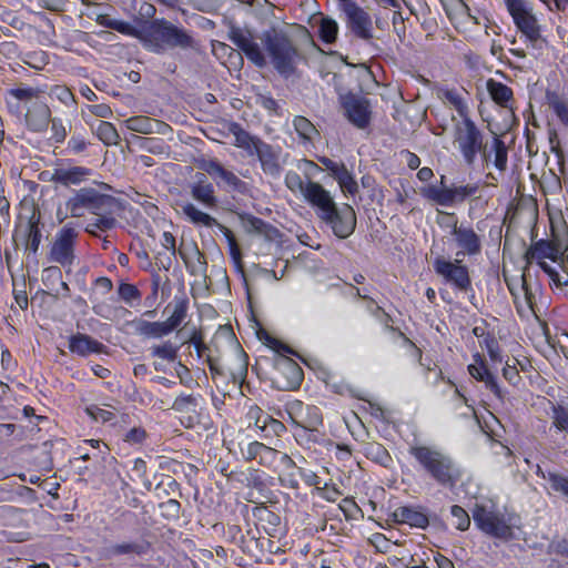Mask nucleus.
Here are the masks:
<instances>
[{
  "mask_svg": "<svg viewBox=\"0 0 568 568\" xmlns=\"http://www.w3.org/2000/svg\"><path fill=\"white\" fill-rule=\"evenodd\" d=\"M409 454L422 469L439 486L453 489L462 478V470L454 458L435 446L414 445Z\"/></svg>",
  "mask_w": 568,
  "mask_h": 568,
  "instance_id": "nucleus-1",
  "label": "nucleus"
},
{
  "mask_svg": "<svg viewBox=\"0 0 568 568\" xmlns=\"http://www.w3.org/2000/svg\"><path fill=\"white\" fill-rule=\"evenodd\" d=\"M144 45L151 52L163 54L168 50L199 51L200 44L183 28L165 19H154L144 31Z\"/></svg>",
  "mask_w": 568,
  "mask_h": 568,
  "instance_id": "nucleus-2",
  "label": "nucleus"
},
{
  "mask_svg": "<svg viewBox=\"0 0 568 568\" xmlns=\"http://www.w3.org/2000/svg\"><path fill=\"white\" fill-rule=\"evenodd\" d=\"M262 41L275 71L285 79L294 75L303 53L284 31H266Z\"/></svg>",
  "mask_w": 568,
  "mask_h": 568,
  "instance_id": "nucleus-3",
  "label": "nucleus"
},
{
  "mask_svg": "<svg viewBox=\"0 0 568 568\" xmlns=\"http://www.w3.org/2000/svg\"><path fill=\"white\" fill-rule=\"evenodd\" d=\"M266 345L272 348L277 357L274 362V367L277 376L274 379L278 389L294 390L297 389L304 378V373L301 366L292 359L288 355H296L291 346L282 343L273 336L266 334Z\"/></svg>",
  "mask_w": 568,
  "mask_h": 568,
  "instance_id": "nucleus-4",
  "label": "nucleus"
},
{
  "mask_svg": "<svg viewBox=\"0 0 568 568\" xmlns=\"http://www.w3.org/2000/svg\"><path fill=\"white\" fill-rule=\"evenodd\" d=\"M116 203V199L112 195L101 193L93 187H82L67 201L65 205L71 216L81 217L85 210L92 214H112Z\"/></svg>",
  "mask_w": 568,
  "mask_h": 568,
  "instance_id": "nucleus-5",
  "label": "nucleus"
},
{
  "mask_svg": "<svg viewBox=\"0 0 568 568\" xmlns=\"http://www.w3.org/2000/svg\"><path fill=\"white\" fill-rule=\"evenodd\" d=\"M454 136L464 161L468 165L475 163L477 153L483 155L484 161L488 162L490 160L491 154L488 152L487 145L483 142L480 130L468 116H465L463 121L455 124Z\"/></svg>",
  "mask_w": 568,
  "mask_h": 568,
  "instance_id": "nucleus-6",
  "label": "nucleus"
},
{
  "mask_svg": "<svg viewBox=\"0 0 568 568\" xmlns=\"http://www.w3.org/2000/svg\"><path fill=\"white\" fill-rule=\"evenodd\" d=\"M518 30L527 38L532 48L540 49L544 40L540 27L527 0H504Z\"/></svg>",
  "mask_w": 568,
  "mask_h": 568,
  "instance_id": "nucleus-7",
  "label": "nucleus"
},
{
  "mask_svg": "<svg viewBox=\"0 0 568 568\" xmlns=\"http://www.w3.org/2000/svg\"><path fill=\"white\" fill-rule=\"evenodd\" d=\"M338 11L344 16L346 28L358 39L372 42L373 19L355 0H336Z\"/></svg>",
  "mask_w": 568,
  "mask_h": 568,
  "instance_id": "nucleus-8",
  "label": "nucleus"
},
{
  "mask_svg": "<svg viewBox=\"0 0 568 568\" xmlns=\"http://www.w3.org/2000/svg\"><path fill=\"white\" fill-rule=\"evenodd\" d=\"M338 102L344 116L355 128L366 129L372 121V105L367 98L359 93H341Z\"/></svg>",
  "mask_w": 568,
  "mask_h": 568,
  "instance_id": "nucleus-9",
  "label": "nucleus"
},
{
  "mask_svg": "<svg viewBox=\"0 0 568 568\" xmlns=\"http://www.w3.org/2000/svg\"><path fill=\"white\" fill-rule=\"evenodd\" d=\"M463 258L456 257L455 261L438 256L433 262L434 271L446 282L454 284L458 290L467 292L471 288V280L468 267L462 264Z\"/></svg>",
  "mask_w": 568,
  "mask_h": 568,
  "instance_id": "nucleus-10",
  "label": "nucleus"
},
{
  "mask_svg": "<svg viewBox=\"0 0 568 568\" xmlns=\"http://www.w3.org/2000/svg\"><path fill=\"white\" fill-rule=\"evenodd\" d=\"M473 519L479 529L496 538L508 539L513 534L510 526L501 514L483 505L475 506Z\"/></svg>",
  "mask_w": 568,
  "mask_h": 568,
  "instance_id": "nucleus-11",
  "label": "nucleus"
},
{
  "mask_svg": "<svg viewBox=\"0 0 568 568\" xmlns=\"http://www.w3.org/2000/svg\"><path fill=\"white\" fill-rule=\"evenodd\" d=\"M79 236V232L71 224H65L59 230L55 240L50 250V260L70 266L74 261V245Z\"/></svg>",
  "mask_w": 568,
  "mask_h": 568,
  "instance_id": "nucleus-12",
  "label": "nucleus"
},
{
  "mask_svg": "<svg viewBox=\"0 0 568 568\" xmlns=\"http://www.w3.org/2000/svg\"><path fill=\"white\" fill-rule=\"evenodd\" d=\"M478 191L477 184L452 185L450 187H438V185H428L423 194L428 200L436 202L442 206H452L455 203L464 202L467 197Z\"/></svg>",
  "mask_w": 568,
  "mask_h": 568,
  "instance_id": "nucleus-13",
  "label": "nucleus"
},
{
  "mask_svg": "<svg viewBox=\"0 0 568 568\" xmlns=\"http://www.w3.org/2000/svg\"><path fill=\"white\" fill-rule=\"evenodd\" d=\"M216 183L226 192H237L242 195L248 193V184L236 176L232 171L226 170L217 160L204 161L201 165Z\"/></svg>",
  "mask_w": 568,
  "mask_h": 568,
  "instance_id": "nucleus-14",
  "label": "nucleus"
},
{
  "mask_svg": "<svg viewBox=\"0 0 568 568\" xmlns=\"http://www.w3.org/2000/svg\"><path fill=\"white\" fill-rule=\"evenodd\" d=\"M181 212L194 225L212 227L216 226L223 235L226 237L229 246H235L237 244L236 239L233 232L221 224L215 217L212 215L201 211L194 203L192 202H181L180 204Z\"/></svg>",
  "mask_w": 568,
  "mask_h": 568,
  "instance_id": "nucleus-15",
  "label": "nucleus"
},
{
  "mask_svg": "<svg viewBox=\"0 0 568 568\" xmlns=\"http://www.w3.org/2000/svg\"><path fill=\"white\" fill-rule=\"evenodd\" d=\"M323 221L331 225L334 234L339 239L348 237L356 227V214L348 204H344L342 207L336 205L333 213L325 216Z\"/></svg>",
  "mask_w": 568,
  "mask_h": 568,
  "instance_id": "nucleus-16",
  "label": "nucleus"
},
{
  "mask_svg": "<svg viewBox=\"0 0 568 568\" xmlns=\"http://www.w3.org/2000/svg\"><path fill=\"white\" fill-rule=\"evenodd\" d=\"M303 196L312 206L318 210V216L322 220L325 216H329L336 206L331 193L317 182L308 181Z\"/></svg>",
  "mask_w": 568,
  "mask_h": 568,
  "instance_id": "nucleus-17",
  "label": "nucleus"
},
{
  "mask_svg": "<svg viewBox=\"0 0 568 568\" xmlns=\"http://www.w3.org/2000/svg\"><path fill=\"white\" fill-rule=\"evenodd\" d=\"M452 234L457 246L460 248L456 257L462 258L466 254L469 256L478 255L481 252V241L479 235L471 229L454 223Z\"/></svg>",
  "mask_w": 568,
  "mask_h": 568,
  "instance_id": "nucleus-18",
  "label": "nucleus"
},
{
  "mask_svg": "<svg viewBox=\"0 0 568 568\" xmlns=\"http://www.w3.org/2000/svg\"><path fill=\"white\" fill-rule=\"evenodd\" d=\"M525 260L527 264H531L532 261H544L545 258H549L552 262L564 267V253L560 250V246L548 240H539L534 242L530 247L525 253Z\"/></svg>",
  "mask_w": 568,
  "mask_h": 568,
  "instance_id": "nucleus-19",
  "label": "nucleus"
},
{
  "mask_svg": "<svg viewBox=\"0 0 568 568\" xmlns=\"http://www.w3.org/2000/svg\"><path fill=\"white\" fill-rule=\"evenodd\" d=\"M189 187L192 199L204 207L215 210L219 206L215 187L204 173H197L195 175V181L191 183Z\"/></svg>",
  "mask_w": 568,
  "mask_h": 568,
  "instance_id": "nucleus-20",
  "label": "nucleus"
},
{
  "mask_svg": "<svg viewBox=\"0 0 568 568\" xmlns=\"http://www.w3.org/2000/svg\"><path fill=\"white\" fill-rule=\"evenodd\" d=\"M128 130L138 132L141 134H162L165 135L172 131V128L156 119L149 118L146 115H135L124 121Z\"/></svg>",
  "mask_w": 568,
  "mask_h": 568,
  "instance_id": "nucleus-21",
  "label": "nucleus"
},
{
  "mask_svg": "<svg viewBox=\"0 0 568 568\" xmlns=\"http://www.w3.org/2000/svg\"><path fill=\"white\" fill-rule=\"evenodd\" d=\"M92 170L85 166H58L51 173L50 181L65 187L79 185L91 176Z\"/></svg>",
  "mask_w": 568,
  "mask_h": 568,
  "instance_id": "nucleus-22",
  "label": "nucleus"
},
{
  "mask_svg": "<svg viewBox=\"0 0 568 568\" xmlns=\"http://www.w3.org/2000/svg\"><path fill=\"white\" fill-rule=\"evenodd\" d=\"M475 363L468 366V372L471 377L483 382L487 389H489L498 399L505 398V393L497 383V377L488 369L485 361L480 355L474 356Z\"/></svg>",
  "mask_w": 568,
  "mask_h": 568,
  "instance_id": "nucleus-23",
  "label": "nucleus"
},
{
  "mask_svg": "<svg viewBox=\"0 0 568 568\" xmlns=\"http://www.w3.org/2000/svg\"><path fill=\"white\" fill-rule=\"evenodd\" d=\"M151 544L145 539L122 541L105 548V557L113 558L118 556L143 557L149 554Z\"/></svg>",
  "mask_w": 568,
  "mask_h": 568,
  "instance_id": "nucleus-24",
  "label": "nucleus"
},
{
  "mask_svg": "<svg viewBox=\"0 0 568 568\" xmlns=\"http://www.w3.org/2000/svg\"><path fill=\"white\" fill-rule=\"evenodd\" d=\"M51 120V111L47 103L36 100L28 108L26 113V123L33 132H43L47 130Z\"/></svg>",
  "mask_w": 568,
  "mask_h": 568,
  "instance_id": "nucleus-25",
  "label": "nucleus"
},
{
  "mask_svg": "<svg viewBox=\"0 0 568 568\" xmlns=\"http://www.w3.org/2000/svg\"><path fill=\"white\" fill-rule=\"evenodd\" d=\"M40 216L32 214L26 224L19 225L16 230V236H21L24 242L26 250L36 254L41 243Z\"/></svg>",
  "mask_w": 568,
  "mask_h": 568,
  "instance_id": "nucleus-26",
  "label": "nucleus"
},
{
  "mask_svg": "<svg viewBox=\"0 0 568 568\" xmlns=\"http://www.w3.org/2000/svg\"><path fill=\"white\" fill-rule=\"evenodd\" d=\"M246 462L257 460L262 466H271L278 455V452L257 440L251 442L245 449H241Z\"/></svg>",
  "mask_w": 568,
  "mask_h": 568,
  "instance_id": "nucleus-27",
  "label": "nucleus"
},
{
  "mask_svg": "<svg viewBox=\"0 0 568 568\" xmlns=\"http://www.w3.org/2000/svg\"><path fill=\"white\" fill-rule=\"evenodd\" d=\"M179 255L192 275H203L206 272V261L195 242L179 248Z\"/></svg>",
  "mask_w": 568,
  "mask_h": 568,
  "instance_id": "nucleus-28",
  "label": "nucleus"
},
{
  "mask_svg": "<svg viewBox=\"0 0 568 568\" xmlns=\"http://www.w3.org/2000/svg\"><path fill=\"white\" fill-rule=\"evenodd\" d=\"M69 349L73 354L85 357L93 353H104L105 346L89 335L78 333L69 338Z\"/></svg>",
  "mask_w": 568,
  "mask_h": 568,
  "instance_id": "nucleus-29",
  "label": "nucleus"
},
{
  "mask_svg": "<svg viewBox=\"0 0 568 568\" xmlns=\"http://www.w3.org/2000/svg\"><path fill=\"white\" fill-rule=\"evenodd\" d=\"M253 154L257 155L265 174L273 178H278L281 175L282 166L278 162V155L270 144L263 141L257 142V146Z\"/></svg>",
  "mask_w": 568,
  "mask_h": 568,
  "instance_id": "nucleus-30",
  "label": "nucleus"
},
{
  "mask_svg": "<svg viewBox=\"0 0 568 568\" xmlns=\"http://www.w3.org/2000/svg\"><path fill=\"white\" fill-rule=\"evenodd\" d=\"M43 284L52 291L49 293L53 297L58 298L60 295L69 296L70 287L62 281V273L58 266H50L43 271L42 276Z\"/></svg>",
  "mask_w": 568,
  "mask_h": 568,
  "instance_id": "nucleus-31",
  "label": "nucleus"
},
{
  "mask_svg": "<svg viewBox=\"0 0 568 568\" xmlns=\"http://www.w3.org/2000/svg\"><path fill=\"white\" fill-rule=\"evenodd\" d=\"M393 520L397 524H407L416 528H426L428 526V517L410 507H398L392 514Z\"/></svg>",
  "mask_w": 568,
  "mask_h": 568,
  "instance_id": "nucleus-32",
  "label": "nucleus"
},
{
  "mask_svg": "<svg viewBox=\"0 0 568 568\" xmlns=\"http://www.w3.org/2000/svg\"><path fill=\"white\" fill-rule=\"evenodd\" d=\"M486 88L495 103L503 108H511L514 93L509 87L494 79H488L486 82Z\"/></svg>",
  "mask_w": 568,
  "mask_h": 568,
  "instance_id": "nucleus-33",
  "label": "nucleus"
},
{
  "mask_svg": "<svg viewBox=\"0 0 568 568\" xmlns=\"http://www.w3.org/2000/svg\"><path fill=\"white\" fill-rule=\"evenodd\" d=\"M134 327L139 335L151 338H161L171 333L170 327H168L165 322H149L139 320L134 322Z\"/></svg>",
  "mask_w": 568,
  "mask_h": 568,
  "instance_id": "nucleus-34",
  "label": "nucleus"
},
{
  "mask_svg": "<svg viewBox=\"0 0 568 568\" xmlns=\"http://www.w3.org/2000/svg\"><path fill=\"white\" fill-rule=\"evenodd\" d=\"M230 130L235 136L236 145L247 150L250 154L254 153L257 142H262V140L252 136L236 123H233Z\"/></svg>",
  "mask_w": 568,
  "mask_h": 568,
  "instance_id": "nucleus-35",
  "label": "nucleus"
},
{
  "mask_svg": "<svg viewBox=\"0 0 568 568\" xmlns=\"http://www.w3.org/2000/svg\"><path fill=\"white\" fill-rule=\"evenodd\" d=\"M149 351L152 357L173 363L178 359L179 346L166 341L162 344L152 345Z\"/></svg>",
  "mask_w": 568,
  "mask_h": 568,
  "instance_id": "nucleus-36",
  "label": "nucleus"
},
{
  "mask_svg": "<svg viewBox=\"0 0 568 568\" xmlns=\"http://www.w3.org/2000/svg\"><path fill=\"white\" fill-rule=\"evenodd\" d=\"M229 40L245 54L255 41L251 31H244L239 27H232L229 31Z\"/></svg>",
  "mask_w": 568,
  "mask_h": 568,
  "instance_id": "nucleus-37",
  "label": "nucleus"
},
{
  "mask_svg": "<svg viewBox=\"0 0 568 568\" xmlns=\"http://www.w3.org/2000/svg\"><path fill=\"white\" fill-rule=\"evenodd\" d=\"M95 134L105 145H116L120 135L114 125L106 121H100L95 129Z\"/></svg>",
  "mask_w": 568,
  "mask_h": 568,
  "instance_id": "nucleus-38",
  "label": "nucleus"
},
{
  "mask_svg": "<svg viewBox=\"0 0 568 568\" xmlns=\"http://www.w3.org/2000/svg\"><path fill=\"white\" fill-rule=\"evenodd\" d=\"M321 39L326 43H334L337 39L338 24L331 17H322L318 26Z\"/></svg>",
  "mask_w": 568,
  "mask_h": 568,
  "instance_id": "nucleus-39",
  "label": "nucleus"
},
{
  "mask_svg": "<svg viewBox=\"0 0 568 568\" xmlns=\"http://www.w3.org/2000/svg\"><path fill=\"white\" fill-rule=\"evenodd\" d=\"M491 151H494V165L500 172L506 171L508 151L505 142L498 136L493 139Z\"/></svg>",
  "mask_w": 568,
  "mask_h": 568,
  "instance_id": "nucleus-40",
  "label": "nucleus"
},
{
  "mask_svg": "<svg viewBox=\"0 0 568 568\" xmlns=\"http://www.w3.org/2000/svg\"><path fill=\"white\" fill-rule=\"evenodd\" d=\"M199 406V398L192 394H180L171 405L178 413H195Z\"/></svg>",
  "mask_w": 568,
  "mask_h": 568,
  "instance_id": "nucleus-41",
  "label": "nucleus"
},
{
  "mask_svg": "<svg viewBox=\"0 0 568 568\" xmlns=\"http://www.w3.org/2000/svg\"><path fill=\"white\" fill-rule=\"evenodd\" d=\"M537 474L548 480L555 491L561 493L568 497V477L554 471L545 473L540 467H538Z\"/></svg>",
  "mask_w": 568,
  "mask_h": 568,
  "instance_id": "nucleus-42",
  "label": "nucleus"
},
{
  "mask_svg": "<svg viewBox=\"0 0 568 568\" xmlns=\"http://www.w3.org/2000/svg\"><path fill=\"white\" fill-rule=\"evenodd\" d=\"M98 219L89 223L85 231L94 236H98L97 230L102 232L109 231L115 226L116 220L111 216L112 214H95Z\"/></svg>",
  "mask_w": 568,
  "mask_h": 568,
  "instance_id": "nucleus-43",
  "label": "nucleus"
},
{
  "mask_svg": "<svg viewBox=\"0 0 568 568\" xmlns=\"http://www.w3.org/2000/svg\"><path fill=\"white\" fill-rule=\"evenodd\" d=\"M293 125L297 134L304 140L311 141L317 134L315 125L305 116L296 115Z\"/></svg>",
  "mask_w": 568,
  "mask_h": 568,
  "instance_id": "nucleus-44",
  "label": "nucleus"
},
{
  "mask_svg": "<svg viewBox=\"0 0 568 568\" xmlns=\"http://www.w3.org/2000/svg\"><path fill=\"white\" fill-rule=\"evenodd\" d=\"M98 24L115 30L123 34H130L133 30L132 26L129 22L111 19L108 14H99L97 17Z\"/></svg>",
  "mask_w": 568,
  "mask_h": 568,
  "instance_id": "nucleus-45",
  "label": "nucleus"
},
{
  "mask_svg": "<svg viewBox=\"0 0 568 568\" xmlns=\"http://www.w3.org/2000/svg\"><path fill=\"white\" fill-rule=\"evenodd\" d=\"M187 313V302L179 301L174 304V310L170 317L164 321L170 327V332L172 333L176 327L181 325V323L185 320Z\"/></svg>",
  "mask_w": 568,
  "mask_h": 568,
  "instance_id": "nucleus-46",
  "label": "nucleus"
},
{
  "mask_svg": "<svg viewBox=\"0 0 568 568\" xmlns=\"http://www.w3.org/2000/svg\"><path fill=\"white\" fill-rule=\"evenodd\" d=\"M344 193L355 194L358 185L352 173L343 166V169L334 176Z\"/></svg>",
  "mask_w": 568,
  "mask_h": 568,
  "instance_id": "nucleus-47",
  "label": "nucleus"
},
{
  "mask_svg": "<svg viewBox=\"0 0 568 568\" xmlns=\"http://www.w3.org/2000/svg\"><path fill=\"white\" fill-rule=\"evenodd\" d=\"M118 294L128 305L132 306L134 301L141 298V292L139 288L130 283H121L118 288Z\"/></svg>",
  "mask_w": 568,
  "mask_h": 568,
  "instance_id": "nucleus-48",
  "label": "nucleus"
},
{
  "mask_svg": "<svg viewBox=\"0 0 568 568\" xmlns=\"http://www.w3.org/2000/svg\"><path fill=\"white\" fill-rule=\"evenodd\" d=\"M450 514H452L453 518L455 519L454 525L458 530L465 531L469 528L470 518H469V515L467 514V511L463 507H460L458 505L452 506Z\"/></svg>",
  "mask_w": 568,
  "mask_h": 568,
  "instance_id": "nucleus-49",
  "label": "nucleus"
},
{
  "mask_svg": "<svg viewBox=\"0 0 568 568\" xmlns=\"http://www.w3.org/2000/svg\"><path fill=\"white\" fill-rule=\"evenodd\" d=\"M520 286L524 291V303L526 305V308L537 318L539 320L536 311V303H535V295L532 294L531 290L528 286L526 273L523 272L520 276Z\"/></svg>",
  "mask_w": 568,
  "mask_h": 568,
  "instance_id": "nucleus-50",
  "label": "nucleus"
},
{
  "mask_svg": "<svg viewBox=\"0 0 568 568\" xmlns=\"http://www.w3.org/2000/svg\"><path fill=\"white\" fill-rule=\"evenodd\" d=\"M245 55L257 68H264L267 64L266 57L256 41L251 44Z\"/></svg>",
  "mask_w": 568,
  "mask_h": 568,
  "instance_id": "nucleus-51",
  "label": "nucleus"
},
{
  "mask_svg": "<svg viewBox=\"0 0 568 568\" xmlns=\"http://www.w3.org/2000/svg\"><path fill=\"white\" fill-rule=\"evenodd\" d=\"M40 93L39 89L36 88H14L9 90V94L16 98L19 101H32L34 99L38 100V95Z\"/></svg>",
  "mask_w": 568,
  "mask_h": 568,
  "instance_id": "nucleus-52",
  "label": "nucleus"
},
{
  "mask_svg": "<svg viewBox=\"0 0 568 568\" xmlns=\"http://www.w3.org/2000/svg\"><path fill=\"white\" fill-rule=\"evenodd\" d=\"M162 515L168 519H178L180 516L181 504L176 499H169L160 504Z\"/></svg>",
  "mask_w": 568,
  "mask_h": 568,
  "instance_id": "nucleus-53",
  "label": "nucleus"
},
{
  "mask_svg": "<svg viewBox=\"0 0 568 568\" xmlns=\"http://www.w3.org/2000/svg\"><path fill=\"white\" fill-rule=\"evenodd\" d=\"M443 98L449 102L450 104H453L456 110L458 111V113L465 118L466 116V105L462 99V97L455 91V90H445L443 92Z\"/></svg>",
  "mask_w": 568,
  "mask_h": 568,
  "instance_id": "nucleus-54",
  "label": "nucleus"
},
{
  "mask_svg": "<svg viewBox=\"0 0 568 568\" xmlns=\"http://www.w3.org/2000/svg\"><path fill=\"white\" fill-rule=\"evenodd\" d=\"M339 509L343 511L346 519H355L358 514L362 515V509L357 506L354 499L349 497L342 500Z\"/></svg>",
  "mask_w": 568,
  "mask_h": 568,
  "instance_id": "nucleus-55",
  "label": "nucleus"
},
{
  "mask_svg": "<svg viewBox=\"0 0 568 568\" xmlns=\"http://www.w3.org/2000/svg\"><path fill=\"white\" fill-rule=\"evenodd\" d=\"M285 184L292 192H301L304 195L306 184L297 172L288 171L285 175Z\"/></svg>",
  "mask_w": 568,
  "mask_h": 568,
  "instance_id": "nucleus-56",
  "label": "nucleus"
},
{
  "mask_svg": "<svg viewBox=\"0 0 568 568\" xmlns=\"http://www.w3.org/2000/svg\"><path fill=\"white\" fill-rule=\"evenodd\" d=\"M549 105L559 118V120L564 124H568V104L558 97H555L550 100Z\"/></svg>",
  "mask_w": 568,
  "mask_h": 568,
  "instance_id": "nucleus-57",
  "label": "nucleus"
},
{
  "mask_svg": "<svg viewBox=\"0 0 568 568\" xmlns=\"http://www.w3.org/2000/svg\"><path fill=\"white\" fill-rule=\"evenodd\" d=\"M51 94L54 95L58 100H60L65 105L74 104L75 98L73 93L64 85H54L51 89Z\"/></svg>",
  "mask_w": 568,
  "mask_h": 568,
  "instance_id": "nucleus-58",
  "label": "nucleus"
},
{
  "mask_svg": "<svg viewBox=\"0 0 568 568\" xmlns=\"http://www.w3.org/2000/svg\"><path fill=\"white\" fill-rule=\"evenodd\" d=\"M87 413L97 422H112L115 417L114 413L100 408L99 406H90L87 408Z\"/></svg>",
  "mask_w": 568,
  "mask_h": 568,
  "instance_id": "nucleus-59",
  "label": "nucleus"
},
{
  "mask_svg": "<svg viewBox=\"0 0 568 568\" xmlns=\"http://www.w3.org/2000/svg\"><path fill=\"white\" fill-rule=\"evenodd\" d=\"M554 424L559 430L568 433V410L561 406L554 407Z\"/></svg>",
  "mask_w": 568,
  "mask_h": 568,
  "instance_id": "nucleus-60",
  "label": "nucleus"
},
{
  "mask_svg": "<svg viewBox=\"0 0 568 568\" xmlns=\"http://www.w3.org/2000/svg\"><path fill=\"white\" fill-rule=\"evenodd\" d=\"M88 144L89 143L85 141L84 136L73 133L68 141V150L72 154H80L85 151Z\"/></svg>",
  "mask_w": 568,
  "mask_h": 568,
  "instance_id": "nucleus-61",
  "label": "nucleus"
},
{
  "mask_svg": "<svg viewBox=\"0 0 568 568\" xmlns=\"http://www.w3.org/2000/svg\"><path fill=\"white\" fill-rule=\"evenodd\" d=\"M503 376L508 383H510L514 386L518 385V383L521 381V377L516 365L509 364L508 361L506 362V365L503 368Z\"/></svg>",
  "mask_w": 568,
  "mask_h": 568,
  "instance_id": "nucleus-62",
  "label": "nucleus"
},
{
  "mask_svg": "<svg viewBox=\"0 0 568 568\" xmlns=\"http://www.w3.org/2000/svg\"><path fill=\"white\" fill-rule=\"evenodd\" d=\"M485 344H486V348H487V352H488V355H489L490 359L494 363H501L503 362V356H501V353H500V348H499L498 342L495 338H493V337H488V338L485 339Z\"/></svg>",
  "mask_w": 568,
  "mask_h": 568,
  "instance_id": "nucleus-63",
  "label": "nucleus"
},
{
  "mask_svg": "<svg viewBox=\"0 0 568 568\" xmlns=\"http://www.w3.org/2000/svg\"><path fill=\"white\" fill-rule=\"evenodd\" d=\"M52 139L57 143H61L65 140L67 131L60 119H51Z\"/></svg>",
  "mask_w": 568,
  "mask_h": 568,
  "instance_id": "nucleus-64",
  "label": "nucleus"
}]
</instances>
